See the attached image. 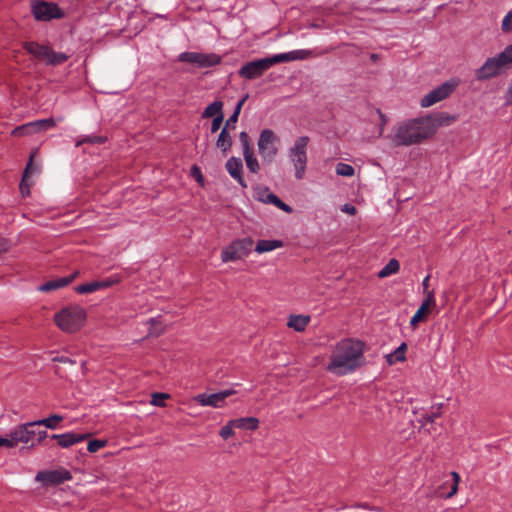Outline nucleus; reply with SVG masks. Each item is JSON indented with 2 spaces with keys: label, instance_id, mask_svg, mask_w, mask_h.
I'll use <instances>...</instances> for the list:
<instances>
[{
  "label": "nucleus",
  "instance_id": "nucleus-10",
  "mask_svg": "<svg viewBox=\"0 0 512 512\" xmlns=\"http://www.w3.org/2000/svg\"><path fill=\"white\" fill-rule=\"evenodd\" d=\"M31 11L34 18L39 21H50L63 16L61 9L53 2L36 1L32 4Z\"/></svg>",
  "mask_w": 512,
  "mask_h": 512
},
{
  "label": "nucleus",
  "instance_id": "nucleus-12",
  "mask_svg": "<svg viewBox=\"0 0 512 512\" xmlns=\"http://www.w3.org/2000/svg\"><path fill=\"white\" fill-rule=\"evenodd\" d=\"M269 69L265 58L245 63L238 71L240 77L252 80L263 75Z\"/></svg>",
  "mask_w": 512,
  "mask_h": 512
},
{
  "label": "nucleus",
  "instance_id": "nucleus-4",
  "mask_svg": "<svg viewBox=\"0 0 512 512\" xmlns=\"http://www.w3.org/2000/svg\"><path fill=\"white\" fill-rule=\"evenodd\" d=\"M308 143V136L298 137L288 150V157L294 167V176L297 180H302L305 177Z\"/></svg>",
  "mask_w": 512,
  "mask_h": 512
},
{
  "label": "nucleus",
  "instance_id": "nucleus-43",
  "mask_svg": "<svg viewBox=\"0 0 512 512\" xmlns=\"http://www.w3.org/2000/svg\"><path fill=\"white\" fill-rule=\"evenodd\" d=\"M169 396L166 393H154L152 395L151 404L157 407H163L165 406V399H167Z\"/></svg>",
  "mask_w": 512,
  "mask_h": 512
},
{
  "label": "nucleus",
  "instance_id": "nucleus-32",
  "mask_svg": "<svg viewBox=\"0 0 512 512\" xmlns=\"http://www.w3.org/2000/svg\"><path fill=\"white\" fill-rule=\"evenodd\" d=\"M244 160L246 162V166L252 173H257L260 169L258 160L254 156V152L250 151L248 153H243Z\"/></svg>",
  "mask_w": 512,
  "mask_h": 512
},
{
  "label": "nucleus",
  "instance_id": "nucleus-52",
  "mask_svg": "<svg viewBox=\"0 0 512 512\" xmlns=\"http://www.w3.org/2000/svg\"><path fill=\"white\" fill-rule=\"evenodd\" d=\"M37 426H38V428L36 429V437H35L36 445L39 444L47 436L46 430L42 429L43 425H37Z\"/></svg>",
  "mask_w": 512,
  "mask_h": 512
},
{
  "label": "nucleus",
  "instance_id": "nucleus-17",
  "mask_svg": "<svg viewBox=\"0 0 512 512\" xmlns=\"http://www.w3.org/2000/svg\"><path fill=\"white\" fill-rule=\"evenodd\" d=\"M34 153L30 155L29 161L24 169L22 180L20 182L19 188L21 191L22 196H28L30 194V186L31 183H29V178L32 175H36L40 173V166L37 164H34Z\"/></svg>",
  "mask_w": 512,
  "mask_h": 512
},
{
  "label": "nucleus",
  "instance_id": "nucleus-58",
  "mask_svg": "<svg viewBox=\"0 0 512 512\" xmlns=\"http://www.w3.org/2000/svg\"><path fill=\"white\" fill-rule=\"evenodd\" d=\"M76 274H73L71 276H66V286L71 282L73 281V279L75 278Z\"/></svg>",
  "mask_w": 512,
  "mask_h": 512
},
{
  "label": "nucleus",
  "instance_id": "nucleus-44",
  "mask_svg": "<svg viewBox=\"0 0 512 512\" xmlns=\"http://www.w3.org/2000/svg\"><path fill=\"white\" fill-rule=\"evenodd\" d=\"M105 445H106V441H104V440H99V439L91 440L87 444V450L91 453H94V452H97L102 447H104Z\"/></svg>",
  "mask_w": 512,
  "mask_h": 512
},
{
  "label": "nucleus",
  "instance_id": "nucleus-61",
  "mask_svg": "<svg viewBox=\"0 0 512 512\" xmlns=\"http://www.w3.org/2000/svg\"><path fill=\"white\" fill-rule=\"evenodd\" d=\"M198 174H199V175H198L197 180H198V181H202V179H203V178H202V175L200 174V172H199V171H198Z\"/></svg>",
  "mask_w": 512,
  "mask_h": 512
},
{
  "label": "nucleus",
  "instance_id": "nucleus-22",
  "mask_svg": "<svg viewBox=\"0 0 512 512\" xmlns=\"http://www.w3.org/2000/svg\"><path fill=\"white\" fill-rule=\"evenodd\" d=\"M283 246V242L281 240H259L256 243L254 251L258 254H263L267 252H271L277 248H281Z\"/></svg>",
  "mask_w": 512,
  "mask_h": 512
},
{
  "label": "nucleus",
  "instance_id": "nucleus-46",
  "mask_svg": "<svg viewBox=\"0 0 512 512\" xmlns=\"http://www.w3.org/2000/svg\"><path fill=\"white\" fill-rule=\"evenodd\" d=\"M441 408H442V404H440L438 406H432L431 412L427 413L425 416L426 421L431 422V423L434 422V420L440 416Z\"/></svg>",
  "mask_w": 512,
  "mask_h": 512
},
{
  "label": "nucleus",
  "instance_id": "nucleus-51",
  "mask_svg": "<svg viewBox=\"0 0 512 512\" xmlns=\"http://www.w3.org/2000/svg\"><path fill=\"white\" fill-rule=\"evenodd\" d=\"M56 325L61 329L64 330V309H61L55 314L54 317Z\"/></svg>",
  "mask_w": 512,
  "mask_h": 512
},
{
  "label": "nucleus",
  "instance_id": "nucleus-19",
  "mask_svg": "<svg viewBox=\"0 0 512 512\" xmlns=\"http://www.w3.org/2000/svg\"><path fill=\"white\" fill-rule=\"evenodd\" d=\"M423 117H424V119L429 120V124L433 128V135L435 134V132L437 131V129L439 127L449 126L450 124L455 122L457 119L456 116L451 115L446 112H439V113H436L431 116H423Z\"/></svg>",
  "mask_w": 512,
  "mask_h": 512
},
{
  "label": "nucleus",
  "instance_id": "nucleus-37",
  "mask_svg": "<svg viewBox=\"0 0 512 512\" xmlns=\"http://www.w3.org/2000/svg\"><path fill=\"white\" fill-rule=\"evenodd\" d=\"M279 208L280 210L286 212V213H292L293 209L288 204L284 203L278 196H276L274 193L270 197V203Z\"/></svg>",
  "mask_w": 512,
  "mask_h": 512
},
{
  "label": "nucleus",
  "instance_id": "nucleus-33",
  "mask_svg": "<svg viewBox=\"0 0 512 512\" xmlns=\"http://www.w3.org/2000/svg\"><path fill=\"white\" fill-rule=\"evenodd\" d=\"M355 173V169L352 165L340 162L336 165V174L344 177H351Z\"/></svg>",
  "mask_w": 512,
  "mask_h": 512
},
{
  "label": "nucleus",
  "instance_id": "nucleus-25",
  "mask_svg": "<svg viewBox=\"0 0 512 512\" xmlns=\"http://www.w3.org/2000/svg\"><path fill=\"white\" fill-rule=\"evenodd\" d=\"M227 128L228 127H226V126H224L222 128V130L217 138V141H216L217 148H219L223 152H227L228 150H230V148L232 146V139H231L230 134L227 131Z\"/></svg>",
  "mask_w": 512,
  "mask_h": 512
},
{
  "label": "nucleus",
  "instance_id": "nucleus-45",
  "mask_svg": "<svg viewBox=\"0 0 512 512\" xmlns=\"http://www.w3.org/2000/svg\"><path fill=\"white\" fill-rule=\"evenodd\" d=\"M246 98L242 99L236 106L233 114L229 117V119L226 121V124L225 126L228 127L230 126L231 124H234L237 120H238V116H239V113H240V110H241V107L244 103Z\"/></svg>",
  "mask_w": 512,
  "mask_h": 512
},
{
  "label": "nucleus",
  "instance_id": "nucleus-41",
  "mask_svg": "<svg viewBox=\"0 0 512 512\" xmlns=\"http://www.w3.org/2000/svg\"><path fill=\"white\" fill-rule=\"evenodd\" d=\"M239 140H240V143H241V146H242V152L243 153H248L250 151H253L249 135L246 132L242 131L239 134Z\"/></svg>",
  "mask_w": 512,
  "mask_h": 512
},
{
  "label": "nucleus",
  "instance_id": "nucleus-28",
  "mask_svg": "<svg viewBox=\"0 0 512 512\" xmlns=\"http://www.w3.org/2000/svg\"><path fill=\"white\" fill-rule=\"evenodd\" d=\"M223 103L221 101H214L209 104L202 113L203 118L217 117V115H223L222 112Z\"/></svg>",
  "mask_w": 512,
  "mask_h": 512
},
{
  "label": "nucleus",
  "instance_id": "nucleus-31",
  "mask_svg": "<svg viewBox=\"0 0 512 512\" xmlns=\"http://www.w3.org/2000/svg\"><path fill=\"white\" fill-rule=\"evenodd\" d=\"M62 287H64V277L58 278L56 280L47 281L44 284L40 285L38 290L41 292H49Z\"/></svg>",
  "mask_w": 512,
  "mask_h": 512
},
{
  "label": "nucleus",
  "instance_id": "nucleus-50",
  "mask_svg": "<svg viewBox=\"0 0 512 512\" xmlns=\"http://www.w3.org/2000/svg\"><path fill=\"white\" fill-rule=\"evenodd\" d=\"M223 119H224L223 115H217V117L213 118L212 123H211V128H210L212 133H215L220 129V127L223 123Z\"/></svg>",
  "mask_w": 512,
  "mask_h": 512
},
{
  "label": "nucleus",
  "instance_id": "nucleus-29",
  "mask_svg": "<svg viewBox=\"0 0 512 512\" xmlns=\"http://www.w3.org/2000/svg\"><path fill=\"white\" fill-rule=\"evenodd\" d=\"M400 265L398 260L391 259L389 262L378 272L379 278H386L399 271Z\"/></svg>",
  "mask_w": 512,
  "mask_h": 512
},
{
  "label": "nucleus",
  "instance_id": "nucleus-48",
  "mask_svg": "<svg viewBox=\"0 0 512 512\" xmlns=\"http://www.w3.org/2000/svg\"><path fill=\"white\" fill-rule=\"evenodd\" d=\"M451 476L453 478V485L451 487V491L447 494V498H450L452 497L454 494H456L457 490H458V483H459V480H460V476L457 472H451Z\"/></svg>",
  "mask_w": 512,
  "mask_h": 512
},
{
  "label": "nucleus",
  "instance_id": "nucleus-21",
  "mask_svg": "<svg viewBox=\"0 0 512 512\" xmlns=\"http://www.w3.org/2000/svg\"><path fill=\"white\" fill-rule=\"evenodd\" d=\"M432 302H434V292H428V297L422 302L421 306L411 318V326L415 327L417 323L423 319L424 314L427 312L428 307Z\"/></svg>",
  "mask_w": 512,
  "mask_h": 512
},
{
  "label": "nucleus",
  "instance_id": "nucleus-20",
  "mask_svg": "<svg viewBox=\"0 0 512 512\" xmlns=\"http://www.w3.org/2000/svg\"><path fill=\"white\" fill-rule=\"evenodd\" d=\"M111 285L109 281H92L89 283L75 286L73 289L78 294H89L93 293L102 288H106Z\"/></svg>",
  "mask_w": 512,
  "mask_h": 512
},
{
  "label": "nucleus",
  "instance_id": "nucleus-15",
  "mask_svg": "<svg viewBox=\"0 0 512 512\" xmlns=\"http://www.w3.org/2000/svg\"><path fill=\"white\" fill-rule=\"evenodd\" d=\"M35 481L40 482L42 487H56L64 483V471L42 470L35 476Z\"/></svg>",
  "mask_w": 512,
  "mask_h": 512
},
{
  "label": "nucleus",
  "instance_id": "nucleus-42",
  "mask_svg": "<svg viewBox=\"0 0 512 512\" xmlns=\"http://www.w3.org/2000/svg\"><path fill=\"white\" fill-rule=\"evenodd\" d=\"M85 436L83 434L66 432V447L78 443L84 440Z\"/></svg>",
  "mask_w": 512,
  "mask_h": 512
},
{
  "label": "nucleus",
  "instance_id": "nucleus-39",
  "mask_svg": "<svg viewBox=\"0 0 512 512\" xmlns=\"http://www.w3.org/2000/svg\"><path fill=\"white\" fill-rule=\"evenodd\" d=\"M236 426L232 423V420H229L219 431V435L224 439L227 440L231 436L234 435V429Z\"/></svg>",
  "mask_w": 512,
  "mask_h": 512
},
{
  "label": "nucleus",
  "instance_id": "nucleus-59",
  "mask_svg": "<svg viewBox=\"0 0 512 512\" xmlns=\"http://www.w3.org/2000/svg\"><path fill=\"white\" fill-rule=\"evenodd\" d=\"M76 274H73L71 276H66V286L71 282L73 281V279L75 278Z\"/></svg>",
  "mask_w": 512,
  "mask_h": 512
},
{
  "label": "nucleus",
  "instance_id": "nucleus-18",
  "mask_svg": "<svg viewBox=\"0 0 512 512\" xmlns=\"http://www.w3.org/2000/svg\"><path fill=\"white\" fill-rule=\"evenodd\" d=\"M227 172L234 178L242 188H247V183L242 176V160L237 157H231L225 164Z\"/></svg>",
  "mask_w": 512,
  "mask_h": 512
},
{
  "label": "nucleus",
  "instance_id": "nucleus-7",
  "mask_svg": "<svg viewBox=\"0 0 512 512\" xmlns=\"http://www.w3.org/2000/svg\"><path fill=\"white\" fill-rule=\"evenodd\" d=\"M280 139L271 129H263L260 133L257 146L258 152L264 161H272L278 153Z\"/></svg>",
  "mask_w": 512,
  "mask_h": 512
},
{
  "label": "nucleus",
  "instance_id": "nucleus-34",
  "mask_svg": "<svg viewBox=\"0 0 512 512\" xmlns=\"http://www.w3.org/2000/svg\"><path fill=\"white\" fill-rule=\"evenodd\" d=\"M63 417L61 415H52L46 419L37 420L38 425H44L46 428L54 429L57 424L62 421Z\"/></svg>",
  "mask_w": 512,
  "mask_h": 512
},
{
  "label": "nucleus",
  "instance_id": "nucleus-35",
  "mask_svg": "<svg viewBox=\"0 0 512 512\" xmlns=\"http://www.w3.org/2000/svg\"><path fill=\"white\" fill-rule=\"evenodd\" d=\"M273 195V193L269 190L267 187L259 188L257 189L255 193V198L265 204L270 203V197Z\"/></svg>",
  "mask_w": 512,
  "mask_h": 512
},
{
  "label": "nucleus",
  "instance_id": "nucleus-30",
  "mask_svg": "<svg viewBox=\"0 0 512 512\" xmlns=\"http://www.w3.org/2000/svg\"><path fill=\"white\" fill-rule=\"evenodd\" d=\"M16 431L15 428L11 430L9 433H7L5 436H0V447H8L13 448L17 446L20 441L18 440V436L15 435Z\"/></svg>",
  "mask_w": 512,
  "mask_h": 512
},
{
  "label": "nucleus",
  "instance_id": "nucleus-60",
  "mask_svg": "<svg viewBox=\"0 0 512 512\" xmlns=\"http://www.w3.org/2000/svg\"><path fill=\"white\" fill-rule=\"evenodd\" d=\"M65 479H66V481L71 479V475H70V473L68 471H66Z\"/></svg>",
  "mask_w": 512,
  "mask_h": 512
},
{
  "label": "nucleus",
  "instance_id": "nucleus-1",
  "mask_svg": "<svg viewBox=\"0 0 512 512\" xmlns=\"http://www.w3.org/2000/svg\"><path fill=\"white\" fill-rule=\"evenodd\" d=\"M363 362V343L353 339H343L332 350L326 369L336 376H344L353 373Z\"/></svg>",
  "mask_w": 512,
  "mask_h": 512
},
{
  "label": "nucleus",
  "instance_id": "nucleus-27",
  "mask_svg": "<svg viewBox=\"0 0 512 512\" xmlns=\"http://www.w3.org/2000/svg\"><path fill=\"white\" fill-rule=\"evenodd\" d=\"M54 125H55L54 119L47 118V119H42V120H38L35 122H31V123L25 125L23 128L24 129H33L34 131H42V130L50 129V128L54 127Z\"/></svg>",
  "mask_w": 512,
  "mask_h": 512
},
{
  "label": "nucleus",
  "instance_id": "nucleus-53",
  "mask_svg": "<svg viewBox=\"0 0 512 512\" xmlns=\"http://www.w3.org/2000/svg\"><path fill=\"white\" fill-rule=\"evenodd\" d=\"M505 102L507 105L512 104V78H511L510 84L505 93Z\"/></svg>",
  "mask_w": 512,
  "mask_h": 512
},
{
  "label": "nucleus",
  "instance_id": "nucleus-55",
  "mask_svg": "<svg viewBox=\"0 0 512 512\" xmlns=\"http://www.w3.org/2000/svg\"><path fill=\"white\" fill-rule=\"evenodd\" d=\"M342 211L347 212V213H349V214H352V215H353V214H355L356 209H355V207H354V206H352V205L345 204V205L343 206V208H342Z\"/></svg>",
  "mask_w": 512,
  "mask_h": 512
},
{
  "label": "nucleus",
  "instance_id": "nucleus-3",
  "mask_svg": "<svg viewBox=\"0 0 512 512\" xmlns=\"http://www.w3.org/2000/svg\"><path fill=\"white\" fill-rule=\"evenodd\" d=\"M512 63V44L502 52L486 59L484 64L476 70V78L479 81L487 80L500 75L504 68Z\"/></svg>",
  "mask_w": 512,
  "mask_h": 512
},
{
  "label": "nucleus",
  "instance_id": "nucleus-11",
  "mask_svg": "<svg viewBox=\"0 0 512 512\" xmlns=\"http://www.w3.org/2000/svg\"><path fill=\"white\" fill-rule=\"evenodd\" d=\"M235 393L236 391L233 389H226L213 394H198L197 396H195L194 399L198 404H200L203 407L210 406L214 408H219L223 405L227 397Z\"/></svg>",
  "mask_w": 512,
  "mask_h": 512
},
{
  "label": "nucleus",
  "instance_id": "nucleus-47",
  "mask_svg": "<svg viewBox=\"0 0 512 512\" xmlns=\"http://www.w3.org/2000/svg\"><path fill=\"white\" fill-rule=\"evenodd\" d=\"M105 141H106V137H103V136H86L81 141H79L78 144L84 143V142H88L91 144H101V143H104Z\"/></svg>",
  "mask_w": 512,
  "mask_h": 512
},
{
  "label": "nucleus",
  "instance_id": "nucleus-14",
  "mask_svg": "<svg viewBox=\"0 0 512 512\" xmlns=\"http://www.w3.org/2000/svg\"><path fill=\"white\" fill-rule=\"evenodd\" d=\"M86 319V313L79 306L66 307V332L80 329Z\"/></svg>",
  "mask_w": 512,
  "mask_h": 512
},
{
  "label": "nucleus",
  "instance_id": "nucleus-26",
  "mask_svg": "<svg viewBox=\"0 0 512 512\" xmlns=\"http://www.w3.org/2000/svg\"><path fill=\"white\" fill-rule=\"evenodd\" d=\"M407 349V345L405 342L401 343L398 348H396L392 353L386 356L387 362L389 364H394L396 362H402L406 359L405 352Z\"/></svg>",
  "mask_w": 512,
  "mask_h": 512
},
{
  "label": "nucleus",
  "instance_id": "nucleus-16",
  "mask_svg": "<svg viewBox=\"0 0 512 512\" xmlns=\"http://www.w3.org/2000/svg\"><path fill=\"white\" fill-rule=\"evenodd\" d=\"M37 422H28L15 427L16 436L21 443L27 444L31 447L36 445V429L38 428Z\"/></svg>",
  "mask_w": 512,
  "mask_h": 512
},
{
  "label": "nucleus",
  "instance_id": "nucleus-24",
  "mask_svg": "<svg viewBox=\"0 0 512 512\" xmlns=\"http://www.w3.org/2000/svg\"><path fill=\"white\" fill-rule=\"evenodd\" d=\"M309 321H310L309 316L292 315V316H290L287 325H288V327L294 329L295 331L301 332V331L305 330Z\"/></svg>",
  "mask_w": 512,
  "mask_h": 512
},
{
  "label": "nucleus",
  "instance_id": "nucleus-49",
  "mask_svg": "<svg viewBox=\"0 0 512 512\" xmlns=\"http://www.w3.org/2000/svg\"><path fill=\"white\" fill-rule=\"evenodd\" d=\"M502 30L504 32L512 31V12H508L503 18Z\"/></svg>",
  "mask_w": 512,
  "mask_h": 512
},
{
  "label": "nucleus",
  "instance_id": "nucleus-57",
  "mask_svg": "<svg viewBox=\"0 0 512 512\" xmlns=\"http://www.w3.org/2000/svg\"><path fill=\"white\" fill-rule=\"evenodd\" d=\"M7 250V244L6 242H0V253Z\"/></svg>",
  "mask_w": 512,
  "mask_h": 512
},
{
  "label": "nucleus",
  "instance_id": "nucleus-2",
  "mask_svg": "<svg viewBox=\"0 0 512 512\" xmlns=\"http://www.w3.org/2000/svg\"><path fill=\"white\" fill-rule=\"evenodd\" d=\"M433 136L428 119L418 117L395 125L388 136L394 146H411Z\"/></svg>",
  "mask_w": 512,
  "mask_h": 512
},
{
  "label": "nucleus",
  "instance_id": "nucleus-13",
  "mask_svg": "<svg viewBox=\"0 0 512 512\" xmlns=\"http://www.w3.org/2000/svg\"><path fill=\"white\" fill-rule=\"evenodd\" d=\"M311 51L307 49L292 50L285 53L274 54L269 57H265L268 67H272L275 64L283 62H292L296 60L307 59L311 55Z\"/></svg>",
  "mask_w": 512,
  "mask_h": 512
},
{
  "label": "nucleus",
  "instance_id": "nucleus-23",
  "mask_svg": "<svg viewBox=\"0 0 512 512\" xmlns=\"http://www.w3.org/2000/svg\"><path fill=\"white\" fill-rule=\"evenodd\" d=\"M232 423L238 429L254 431L259 426V420L256 417H242L237 419H232Z\"/></svg>",
  "mask_w": 512,
  "mask_h": 512
},
{
  "label": "nucleus",
  "instance_id": "nucleus-9",
  "mask_svg": "<svg viewBox=\"0 0 512 512\" xmlns=\"http://www.w3.org/2000/svg\"><path fill=\"white\" fill-rule=\"evenodd\" d=\"M179 61L193 64L199 68H208L221 62V56L215 53L182 52Z\"/></svg>",
  "mask_w": 512,
  "mask_h": 512
},
{
  "label": "nucleus",
  "instance_id": "nucleus-5",
  "mask_svg": "<svg viewBox=\"0 0 512 512\" xmlns=\"http://www.w3.org/2000/svg\"><path fill=\"white\" fill-rule=\"evenodd\" d=\"M253 239L245 237L232 241L221 251V260L224 263L236 261L247 257L253 250Z\"/></svg>",
  "mask_w": 512,
  "mask_h": 512
},
{
  "label": "nucleus",
  "instance_id": "nucleus-38",
  "mask_svg": "<svg viewBox=\"0 0 512 512\" xmlns=\"http://www.w3.org/2000/svg\"><path fill=\"white\" fill-rule=\"evenodd\" d=\"M279 208L280 210L286 212V213H292L293 209L288 204L284 203L278 196H276L274 193L270 197V203Z\"/></svg>",
  "mask_w": 512,
  "mask_h": 512
},
{
  "label": "nucleus",
  "instance_id": "nucleus-56",
  "mask_svg": "<svg viewBox=\"0 0 512 512\" xmlns=\"http://www.w3.org/2000/svg\"><path fill=\"white\" fill-rule=\"evenodd\" d=\"M52 438L58 440V443L61 447H64V434L52 435Z\"/></svg>",
  "mask_w": 512,
  "mask_h": 512
},
{
  "label": "nucleus",
  "instance_id": "nucleus-54",
  "mask_svg": "<svg viewBox=\"0 0 512 512\" xmlns=\"http://www.w3.org/2000/svg\"><path fill=\"white\" fill-rule=\"evenodd\" d=\"M429 279H430V276L427 275L423 281H422V286H423V291L424 293L426 294V298L428 297V292H431L430 290H428V283H429Z\"/></svg>",
  "mask_w": 512,
  "mask_h": 512
},
{
  "label": "nucleus",
  "instance_id": "nucleus-40",
  "mask_svg": "<svg viewBox=\"0 0 512 512\" xmlns=\"http://www.w3.org/2000/svg\"><path fill=\"white\" fill-rule=\"evenodd\" d=\"M148 323L150 324V335L158 336L163 332V326L162 323L158 318H150Z\"/></svg>",
  "mask_w": 512,
  "mask_h": 512
},
{
  "label": "nucleus",
  "instance_id": "nucleus-6",
  "mask_svg": "<svg viewBox=\"0 0 512 512\" xmlns=\"http://www.w3.org/2000/svg\"><path fill=\"white\" fill-rule=\"evenodd\" d=\"M24 49L46 65H59L64 62V53H56L49 46L37 42H25Z\"/></svg>",
  "mask_w": 512,
  "mask_h": 512
},
{
  "label": "nucleus",
  "instance_id": "nucleus-8",
  "mask_svg": "<svg viewBox=\"0 0 512 512\" xmlns=\"http://www.w3.org/2000/svg\"><path fill=\"white\" fill-rule=\"evenodd\" d=\"M458 85V81L455 79H450L436 88L432 89L429 93L424 95L421 98L420 105L423 108H428L444 99L452 94L455 88Z\"/></svg>",
  "mask_w": 512,
  "mask_h": 512
},
{
  "label": "nucleus",
  "instance_id": "nucleus-36",
  "mask_svg": "<svg viewBox=\"0 0 512 512\" xmlns=\"http://www.w3.org/2000/svg\"><path fill=\"white\" fill-rule=\"evenodd\" d=\"M279 208L280 210L286 212V213H292L293 209L288 204L284 203L278 196H276L274 193L270 197V203Z\"/></svg>",
  "mask_w": 512,
  "mask_h": 512
}]
</instances>
